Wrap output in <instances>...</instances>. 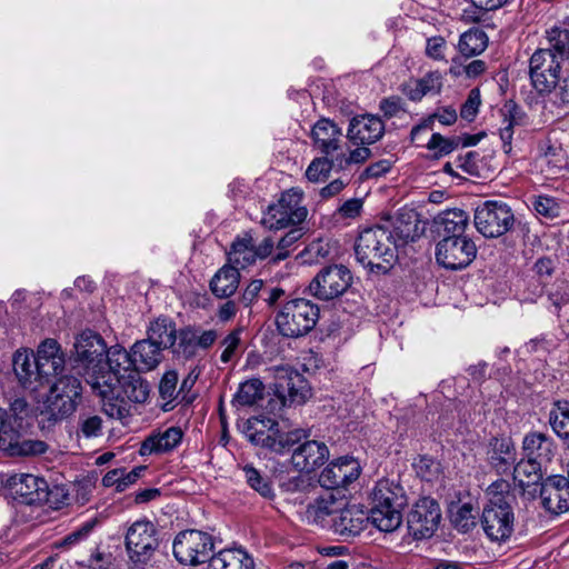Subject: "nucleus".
Listing matches in <instances>:
<instances>
[{
    "label": "nucleus",
    "mask_w": 569,
    "mask_h": 569,
    "mask_svg": "<svg viewBox=\"0 0 569 569\" xmlns=\"http://www.w3.org/2000/svg\"><path fill=\"white\" fill-rule=\"evenodd\" d=\"M77 407V400L71 399L70 396L67 397H58L57 395L49 393L46 401V409L41 411V421L40 423H44V421L58 423L70 417Z\"/></svg>",
    "instance_id": "nucleus-34"
},
{
    "label": "nucleus",
    "mask_w": 569,
    "mask_h": 569,
    "mask_svg": "<svg viewBox=\"0 0 569 569\" xmlns=\"http://www.w3.org/2000/svg\"><path fill=\"white\" fill-rule=\"evenodd\" d=\"M302 198L303 192L299 188L283 191L276 203L268 206L261 224L269 230H280L302 223L308 216Z\"/></svg>",
    "instance_id": "nucleus-7"
},
{
    "label": "nucleus",
    "mask_w": 569,
    "mask_h": 569,
    "mask_svg": "<svg viewBox=\"0 0 569 569\" xmlns=\"http://www.w3.org/2000/svg\"><path fill=\"white\" fill-rule=\"evenodd\" d=\"M438 120L441 124L451 126L457 121V111L452 107H446L439 109L437 112L430 114L428 118L423 119L419 124L415 126L410 132L411 141H416L418 134L423 130H431L433 127L435 120Z\"/></svg>",
    "instance_id": "nucleus-46"
},
{
    "label": "nucleus",
    "mask_w": 569,
    "mask_h": 569,
    "mask_svg": "<svg viewBox=\"0 0 569 569\" xmlns=\"http://www.w3.org/2000/svg\"><path fill=\"white\" fill-rule=\"evenodd\" d=\"M480 103H481V100H480V92H479V90L478 89H472L469 92V96H468L467 100L461 106V109H460L461 118L467 120V121H472L476 118L477 113H478Z\"/></svg>",
    "instance_id": "nucleus-64"
},
{
    "label": "nucleus",
    "mask_w": 569,
    "mask_h": 569,
    "mask_svg": "<svg viewBox=\"0 0 569 569\" xmlns=\"http://www.w3.org/2000/svg\"><path fill=\"white\" fill-rule=\"evenodd\" d=\"M379 110L386 119H391L406 112L405 103L398 96L383 98L379 103Z\"/></svg>",
    "instance_id": "nucleus-63"
},
{
    "label": "nucleus",
    "mask_w": 569,
    "mask_h": 569,
    "mask_svg": "<svg viewBox=\"0 0 569 569\" xmlns=\"http://www.w3.org/2000/svg\"><path fill=\"white\" fill-rule=\"evenodd\" d=\"M41 505L47 503L50 508L60 509L63 506L69 505L70 493L64 485H54L49 487L46 481V488L42 489Z\"/></svg>",
    "instance_id": "nucleus-51"
},
{
    "label": "nucleus",
    "mask_w": 569,
    "mask_h": 569,
    "mask_svg": "<svg viewBox=\"0 0 569 569\" xmlns=\"http://www.w3.org/2000/svg\"><path fill=\"white\" fill-rule=\"evenodd\" d=\"M239 282L240 272L236 267L227 263L211 278L209 288L214 297L227 299L237 291Z\"/></svg>",
    "instance_id": "nucleus-31"
},
{
    "label": "nucleus",
    "mask_w": 569,
    "mask_h": 569,
    "mask_svg": "<svg viewBox=\"0 0 569 569\" xmlns=\"http://www.w3.org/2000/svg\"><path fill=\"white\" fill-rule=\"evenodd\" d=\"M489 460L500 473L507 472L516 463L515 445L509 437H495L489 442Z\"/></svg>",
    "instance_id": "nucleus-27"
},
{
    "label": "nucleus",
    "mask_w": 569,
    "mask_h": 569,
    "mask_svg": "<svg viewBox=\"0 0 569 569\" xmlns=\"http://www.w3.org/2000/svg\"><path fill=\"white\" fill-rule=\"evenodd\" d=\"M243 472L248 485L252 489H254L264 498H271L273 496L270 482L268 481V479L263 478L256 468L251 466H246L243 468Z\"/></svg>",
    "instance_id": "nucleus-57"
},
{
    "label": "nucleus",
    "mask_w": 569,
    "mask_h": 569,
    "mask_svg": "<svg viewBox=\"0 0 569 569\" xmlns=\"http://www.w3.org/2000/svg\"><path fill=\"white\" fill-rule=\"evenodd\" d=\"M540 498L546 510L560 515L569 510V491L561 492L550 485H541Z\"/></svg>",
    "instance_id": "nucleus-43"
},
{
    "label": "nucleus",
    "mask_w": 569,
    "mask_h": 569,
    "mask_svg": "<svg viewBox=\"0 0 569 569\" xmlns=\"http://www.w3.org/2000/svg\"><path fill=\"white\" fill-rule=\"evenodd\" d=\"M311 137L315 147L326 156L341 149L342 130L329 119L318 120L312 127Z\"/></svg>",
    "instance_id": "nucleus-23"
},
{
    "label": "nucleus",
    "mask_w": 569,
    "mask_h": 569,
    "mask_svg": "<svg viewBox=\"0 0 569 569\" xmlns=\"http://www.w3.org/2000/svg\"><path fill=\"white\" fill-rule=\"evenodd\" d=\"M335 161L328 157L316 158L311 161L306 170V177L311 182H318L328 178Z\"/></svg>",
    "instance_id": "nucleus-56"
},
{
    "label": "nucleus",
    "mask_w": 569,
    "mask_h": 569,
    "mask_svg": "<svg viewBox=\"0 0 569 569\" xmlns=\"http://www.w3.org/2000/svg\"><path fill=\"white\" fill-rule=\"evenodd\" d=\"M423 231L425 227L421 226L420 214L416 210L403 208L398 211L393 232L402 243L415 241Z\"/></svg>",
    "instance_id": "nucleus-28"
},
{
    "label": "nucleus",
    "mask_w": 569,
    "mask_h": 569,
    "mask_svg": "<svg viewBox=\"0 0 569 569\" xmlns=\"http://www.w3.org/2000/svg\"><path fill=\"white\" fill-rule=\"evenodd\" d=\"M210 569H254L252 557L242 548H227L213 555Z\"/></svg>",
    "instance_id": "nucleus-30"
},
{
    "label": "nucleus",
    "mask_w": 569,
    "mask_h": 569,
    "mask_svg": "<svg viewBox=\"0 0 569 569\" xmlns=\"http://www.w3.org/2000/svg\"><path fill=\"white\" fill-rule=\"evenodd\" d=\"M479 512L471 503L457 506L456 510L450 509V521L460 532H468L477 525Z\"/></svg>",
    "instance_id": "nucleus-45"
},
{
    "label": "nucleus",
    "mask_w": 569,
    "mask_h": 569,
    "mask_svg": "<svg viewBox=\"0 0 569 569\" xmlns=\"http://www.w3.org/2000/svg\"><path fill=\"white\" fill-rule=\"evenodd\" d=\"M440 520L441 509L438 501L430 497H422L408 515V530L415 539L430 538L437 531Z\"/></svg>",
    "instance_id": "nucleus-15"
},
{
    "label": "nucleus",
    "mask_w": 569,
    "mask_h": 569,
    "mask_svg": "<svg viewBox=\"0 0 569 569\" xmlns=\"http://www.w3.org/2000/svg\"><path fill=\"white\" fill-rule=\"evenodd\" d=\"M162 351L158 345L148 338L136 341L131 347L133 369L141 372L156 369L162 361Z\"/></svg>",
    "instance_id": "nucleus-25"
},
{
    "label": "nucleus",
    "mask_w": 569,
    "mask_h": 569,
    "mask_svg": "<svg viewBox=\"0 0 569 569\" xmlns=\"http://www.w3.org/2000/svg\"><path fill=\"white\" fill-rule=\"evenodd\" d=\"M352 283L350 270L343 264L322 268L309 283L313 297L329 301L343 295Z\"/></svg>",
    "instance_id": "nucleus-11"
},
{
    "label": "nucleus",
    "mask_w": 569,
    "mask_h": 569,
    "mask_svg": "<svg viewBox=\"0 0 569 569\" xmlns=\"http://www.w3.org/2000/svg\"><path fill=\"white\" fill-rule=\"evenodd\" d=\"M319 319V307L298 298L286 302L276 316L277 329L287 338H299L309 333Z\"/></svg>",
    "instance_id": "nucleus-6"
},
{
    "label": "nucleus",
    "mask_w": 569,
    "mask_h": 569,
    "mask_svg": "<svg viewBox=\"0 0 569 569\" xmlns=\"http://www.w3.org/2000/svg\"><path fill=\"white\" fill-rule=\"evenodd\" d=\"M311 478L308 473H300L296 476H290L282 479L280 487L284 492L295 493V492H307L312 487Z\"/></svg>",
    "instance_id": "nucleus-59"
},
{
    "label": "nucleus",
    "mask_w": 569,
    "mask_h": 569,
    "mask_svg": "<svg viewBox=\"0 0 569 569\" xmlns=\"http://www.w3.org/2000/svg\"><path fill=\"white\" fill-rule=\"evenodd\" d=\"M355 254L369 271L387 273L398 259L392 232L381 226L365 229L356 240Z\"/></svg>",
    "instance_id": "nucleus-3"
},
{
    "label": "nucleus",
    "mask_w": 569,
    "mask_h": 569,
    "mask_svg": "<svg viewBox=\"0 0 569 569\" xmlns=\"http://www.w3.org/2000/svg\"><path fill=\"white\" fill-rule=\"evenodd\" d=\"M487 46V34L478 29H470L462 33L458 43L459 51L466 58H471L482 53Z\"/></svg>",
    "instance_id": "nucleus-42"
},
{
    "label": "nucleus",
    "mask_w": 569,
    "mask_h": 569,
    "mask_svg": "<svg viewBox=\"0 0 569 569\" xmlns=\"http://www.w3.org/2000/svg\"><path fill=\"white\" fill-rule=\"evenodd\" d=\"M257 259L253 239L250 236L234 240L228 252L229 264L236 267L238 271L253 264Z\"/></svg>",
    "instance_id": "nucleus-39"
},
{
    "label": "nucleus",
    "mask_w": 569,
    "mask_h": 569,
    "mask_svg": "<svg viewBox=\"0 0 569 569\" xmlns=\"http://www.w3.org/2000/svg\"><path fill=\"white\" fill-rule=\"evenodd\" d=\"M360 475L359 462L351 457H341L331 461L320 473L319 483L321 487L333 490L346 488L358 479Z\"/></svg>",
    "instance_id": "nucleus-18"
},
{
    "label": "nucleus",
    "mask_w": 569,
    "mask_h": 569,
    "mask_svg": "<svg viewBox=\"0 0 569 569\" xmlns=\"http://www.w3.org/2000/svg\"><path fill=\"white\" fill-rule=\"evenodd\" d=\"M303 234L302 228L293 226L279 241H278V253L272 258L274 262L284 260L289 256L287 250L290 246L297 242Z\"/></svg>",
    "instance_id": "nucleus-60"
},
{
    "label": "nucleus",
    "mask_w": 569,
    "mask_h": 569,
    "mask_svg": "<svg viewBox=\"0 0 569 569\" xmlns=\"http://www.w3.org/2000/svg\"><path fill=\"white\" fill-rule=\"evenodd\" d=\"M176 322L169 317H159L147 329V338L162 350L171 349L177 341Z\"/></svg>",
    "instance_id": "nucleus-37"
},
{
    "label": "nucleus",
    "mask_w": 569,
    "mask_h": 569,
    "mask_svg": "<svg viewBox=\"0 0 569 569\" xmlns=\"http://www.w3.org/2000/svg\"><path fill=\"white\" fill-rule=\"evenodd\" d=\"M531 206L537 214L546 219L552 220L561 216V202L555 197L548 194L532 196Z\"/></svg>",
    "instance_id": "nucleus-49"
},
{
    "label": "nucleus",
    "mask_w": 569,
    "mask_h": 569,
    "mask_svg": "<svg viewBox=\"0 0 569 569\" xmlns=\"http://www.w3.org/2000/svg\"><path fill=\"white\" fill-rule=\"evenodd\" d=\"M413 468L418 477L425 481H433L440 475V463L433 458L422 456L415 463Z\"/></svg>",
    "instance_id": "nucleus-58"
},
{
    "label": "nucleus",
    "mask_w": 569,
    "mask_h": 569,
    "mask_svg": "<svg viewBox=\"0 0 569 569\" xmlns=\"http://www.w3.org/2000/svg\"><path fill=\"white\" fill-rule=\"evenodd\" d=\"M212 537L203 531L190 529L179 532L172 543L176 559L182 565L197 566L210 562L213 551Z\"/></svg>",
    "instance_id": "nucleus-9"
},
{
    "label": "nucleus",
    "mask_w": 569,
    "mask_h": 569,
    "mask_svg": "<svg viewBox=\"0 0 569 569\" xmlns=\"http://www.w3.org/2000/svg\"><path fill=\"white\" fill-rule=\"evenodd\" d=\"M37 419V410L23 398L10 403L8 410L0 408V427H31Z\"/></svg>",
    "instance_id": "nucleus-26"
},
{
    "label": "nucleus",
    "mask_w": 569,
    "mask_h": 569,
    "mask_svg": "<svg viewBox=\"0 0 569 569\" xmlns=\"http://www.w3.org/2000/svg\"><path fill=\"white\" fill-rule=\"evenodd\" d=\"M0 450L10 457L37 456L44 453L48 445L22 438L18 429H0Z\"/></svg>",
    "instance_id": "nucleus-21"
},
{
    "label": "nucleus",
    "mask_w": 569,
    "mask_h": 569,
    "mask_svg": "<svg viewBox=\"0 0 569 569\" xmlns=\"http://www.w3.org/2000/svg\"><path fill=\"white\" fill-rule=\"evenodd\" d=\"M101 368V378L99 379V388H94L93 392L98 396H109L114 393L116 382L122 375H127L133 370V358L131 350L127 351L122 346L114 345L107 347V352Z\"/></svg>",
    "instance_id": "nucleus-12"
},
{
    "label": "nucleus",
    "mask_w": 569,
    "mask_h": 569,
    "mask_svg": "<svg viewBox=\"0 0 569 569\" xmlns=\"http://www.w3.org/2000/svg\"><path fill=\"white\" fill-rule=\"evenodd\" d=\"M113 393L108 397L100 396L102 400L107 399V402H103V411L106 415L112 419H117L122 423H127L126 419L130 416V406L124 401L123 398L112 397Z\"/></svg>",
    "instance_id": "nucleus-54"
},
{
    "label": "nucleus",
    "mask_w": 569,
    "mask_h": 569,
    "mask_svg": "<svg viewBox=\"0 0 569 569\" xmlns=\"http://www.w3.org/2000/svg\"><path fill=\"white\" fill-rule=\"evenodd\" d=\"M178 380V373L174 370L164 372L160 379L159 398L163 411L172 410L179 403Z\"/></svg>",
    "instance_id": "nucleus-41"
},
{
    "label": "nucleus",
    "mask_w": 569,
    "mask_h": 569,
    "mask_svg": "<svg viewBox=\"0 0 569 569\" xmlns=\"http://www.w3.org/2000/svg\"><path fill=\"white\" fill-rule=\"evenodd\" d=\"M64 362V353L56 339L47 338L38 346L34 367L44 382H49L50 377L60 375Z\"/></svg>",
    "instance_id": "nucleus-20"
},
{
    "label": "nucleus",
    "mask_w": 569,
    "mask_h": 569,
    "mask_svg": "<svg viewBox=\"0 0 569 569\" xmlns=\"http://www.w3.org/2000/svg\"><path fill=\"white\" fill-rule=\"evenodd\" d=\"M472 7L463 11V18L470 22H483L487 12L503 7L508 0H471Z\"/></svg>",
    "instance_id": "nucleus-50"
},
{
    "label": "nucleus",
    "mask_w": 569,
    "mask_h": 569,
    "mask_svg": "<svg viewBox=\"0 0 569 569\" xmlns=\"http://www.w3.org/2000/svg\"><path fill=\"white\" fill-rule=\"evenodd\" d=\"M477 256V247L468 237H445L437 243L436 260L449 270L468 267Z\"/></svg>",
    "instance_id": "nucleus-14"
},
{
    "label": "nucleus",
    "mask_w": 569,
    "mask_h": 569,
    "mask_svg": "<svg viewBox=\"0 0 569 569\" xmlns=\"http://www.w3.org/2000/svg\"><path fill=\"white\" fill-rule=\"evenodd\" d=\"M81 382L80 380L70 375L61 376L58 380L51 386L50 393L57 395L58 397H67L70 396L71 399H78L81 395Z\"/></svg>",
    "instance_id": "nucleus-52"
},
{
    "label": "nucleus",
    "mask_w": 569,
    "mask_h": 569,
    "mask_svg": "<svg viewBox=\"0 0 569 569\" xmlns=\"http://www.w3.org/2000/svg\"><path fill=\"white\" fill-rule=\"evenodd\" d=\"M182 436V429H166L162 433H152L141 443L139 453L147 456L170 451L180 443Z\"/></svg>",
    "instance_id": "nucleus-33"
},
{
    "label": "nucleus",
    "mask_w": 569,
    "mask_h": 569,
    "mask_svg": "<svg viewBox=\"0 0 569 569\" xmlns=\"http://www.w3.org/2000/svg\"><path fill=\"white\" fill-rule=\"evenodd\" d=\"M274 397L270 398L261 410L248 419V423H262L269 427H278L287 420L286 409L291 406H299L310 397V387L306 378L288 366L274 367L273 369Z\"/></svg>",
    "instance_id": "nucleus-1"
},
{
    "label": "nucleus",
    "mask_w": 569,
    "mask_h": 569,
    "mask_svg": "<svg viewBox=\"0 0 569 569\" xmlns=\"http://www.w3.org/2000/svg\"><path fill=\"white\" fill-rule=\"evenodd\" d=\"M12 367L22 387H31L33 381H39L41 385L44 383L43 379H40V375H38V369L34 367V353L32 350L27 348L18 349L12 356Z\"/></svg>",
    "instance_id": "nucleus-29"
},
{
    "label": "nucleus",
    "mask_w": 569,
    "mask_h": 569,
    "mask_svg": "<svg viewBox=\"0 0 569 569\" xmlns=\"http://www.w3.org/2000/svg\"><path fill=\"white\" fill-rule=\"evenodd\" d=\"M302 429H243L250 442L276 453H284L298 445L302 437Z\"/></svg>",
    "instance_id": "nucleus-16"
},
{
    "label": "nucleus",
    "mask_w": 569,
    "mask_h": 569,
    "mask_svg": "<svg viewBox=\"0 0 569 569\" xmlns=\"http://www.w3.org/2000/svg\"><path fill=\"white\" fill-rule=\"evenodd\" d=\"M438 231L442 229L446 237H466L465 231L469 223V216L461 209H449L435 218Z\"/></svg>",
    "instance_id": "nucleus-36"
},
{
    "label": "nucleus",
    "mask_w": 569,
    "mask_h": 569,
    "mask_svg": "<svg viewBox=\"0 0 569 569\" xmlns=\"http://www.w3.org/2000/svg\"><path fill=\"white\" fill-rule=\"evenodd\" d=\"M517 489L505 479L492 482L486 490L488 498L481 515V525L492 541H506L513 532Z\"/></svg>",
    "instance_id": "nucleus-2"
},
{
    "label": "nucleus",
    "mask_w": 569,
    "mask_h": 569,
    "mask_svg": "<svg viewBox=\"0 0 569 569\" xmlns=\"http://www.w3.org/2000/svg\"><path fill=\"white\" fill-rule=\"evenodd\" d=\"M508 113H505L503 126L499 129L500 139L502 141V149L505 153L512 151V137L515 133V127L518 124L517 121V109L515 107L508 108Z\"/></svg>",
    "instance_id": "nucleus-55"
},
{
    "label": "nucleus",
    "mask_w": 569,
    "mask_h": 569,
    "mask_svg": "<svg viewBox=\"0 0 569 569\" xmlns=\"http://www.w3.org/2000/svg\"><path fill=\"white\" fill-rule=\"evenodd\" d=\"M339 515L332 519L331 528L342 540H349L358 536L366 528V522L370 519L355 508H342Z\"/></svg>",
    "instance_id": "nucleus-24"
},
{
    "label": "nucleus",
    "mask_w": 569,
    "mask_h": 569,
    "mask_svg": "<svg viewBox=\"0 0 569 569\" xmlns=\"http://www.w3.org/2000/svg\"><path fill=\"white\" fill-rule=\"evenodd\" d=\"M461 137L446 138L440 133H433L426 144L430 151H435L433 157L439 159L451 153L460 146Z\"/></svg>",
    "instance_id": "nucleus-53"
},
{
    "label": "nucleus",
    "mask_w": 569,
    "mask_h": 569,
    "mask_svg": "<svg viewBox=\"0 0 569 569\" xmlns=\"http://www.w3.org/2000/svg\"><path fill=\"white\" fill-rule=\"evenodd\" d=\"M106 352L107 343L99 333L84 330L76 337L70 358L72 369L83 373L92 391L100 386L99 379Z\"/></svg>",
    "instance_id": "nucleus-5"
},
{
    "label": "nucleus",
    "mask_w": 569,
    "mask_h": 569,
    "mask_svg": "<svg viewBox=\"0 0 569 569\" xmlns=\"http://www.w3.org/2000/svg\"><path fill=\"white\" fill-rule=\"evenodd\" d=\"M550 427H569V400H557L549 411Z\"/></svg>",
    "instance_id": "nucleus-61"
},
{
    "label": "nucleus",
    "mask_w": 569,
    "mask_h": 569,
    "mask_svg": "<svg viewBox=\"0 0 569 569\" xmlns=\"http://www.w3.org/2000/svg\"><path fill=\"white\" fill-rule=\"evenodd\" d=\"M407 503L406 491L398 481L381 479L371 493L370 520L379 530L391 532L401 525Z\"/></svg>",
    "instance_id": "nucleus-4"
},
{
    "label": "nucleus",
    "mask_w": 569,
    "mask_h": 569,
    "mask_svg": "<svg viewBox=\"0 0 569 569\" xmlns=\"http://www.w3.org/2000/svg\"><path fill=\"white\" fill-rule=\"evenodd\" d=\"M242 328H237L229 332L223 340L221 341V346L223 347V350L220 356V360L223 363H228L234 356L236 351L238 350L240 342H241V336Z\"/></svg>",
    "instance_id": "nucleus-62"
},
{
    "label": "nucleus",
    "mask_w": 569,
    "mask_h": 569,
    "mask_svg": "<svg viewBox=\"0 0 569 569\" xmlns=\"http://www.w3.org/2000/svg\"><path fill=\"white\" fill-rule=\"evenodd\" d=\"M562 63L549 50L538 49L529 60V76L540 94L550 93L560 81Z\"/></svg>",
    "instance_id": "nucleus-13"
},
{
    "label": "nucleus",
    "mask_w": 569,
    "mask_h": 569,
    "mask_svg": "<svg viewBox=\"0 0 569 569\" xmlns=\"http://www.w3.org/2000/svg\"><path fill=\"white\" fill-rule=\"evenodd\" d=\"M264 390L263 382L258 378L249 379L240 383L237 393L233 397V406H252L256 401L262 398Z\"/></svg>",
    "instance_id": "nucleus-44"
},
{
    "label": "nucleus",
    "mask_w": 569,
    "mask_h": 569,
    "mask_svg": "<svg viewBox=\"0 0 569 569\" xmlns=\"http://www.w3.org/2000/svg\"><path fill=\"white\" fill-rule=\"evenodd\" d=\"M547 39L549 47L543 50H549L561 63L569 59V30L552 28L548 31Z\"/></svg>",
    "instance_id": "nucleus-48"
},
{
    "label": "nucleus",
    "mask_w": 569,
    "mask_h": 569,
    "mask_svg": "<svg viewBox=\"0 0 569 569\" xmlns=\"http://www.w3.org/2000/svg\"><path fill=\"white\" fill-rule=\"evenodd\" d=\"M385 131V123L379 116L363 113L350 120L347 138L353 144H372L383 137Z\"/></svg>",
    "instance_id": "nucleus-19"
},
{
    "label": "nucleus",
    "mask_w": 569,
    "mask_h": 569,
    "mask_svg": "<svg viewBox=\"0 0 569 569\" xmlns=\"http://www.w3.org/2000/svg\"><path fill=\"white\" fill-rule=\"evenodd\" d=\"M523 450L528 456L527 465L537 468V459L550 460L555 446L551 438L542 432H530L523 439Z\"/></svg>",
    "instance_id": "nucleus-32"
},
{
    "label": "nucleus",
    "mask_w": 569,
    "mask_h": 569,
    "mask_svg": "<svg viewBox=\"0 0 569 569\" xmlns=\"http://www.w3.org/2000/svg\"><path fill=\"white\" fill-rule=\"evenodd\" d=\"M342 506V500L337 499L332 493H328L310 503L306 513L309 520L322 523L327 517L338 513Z\"/></svg>",
    "instance_id": "nucleus-40"
},
{
    "label": "nucleus",
    "mask_w": 569,
    "mask_h": 569,
    "mask_svg": "<svg viewBox=\"0 0 569 569\" xmlns=\"http://www.w3.org/2000/svg\"><path fill=\"white\" fill-rule=\"evenodd\" d=\"M4 481V489L19 503L41 505L42 489L46 488L43 478L30 473H7Z\"/></svg>",
    "instance_id": "nucleus-17"
},
{
    "label": "nucleus",
    "mask_w": 569,
    "mask_h": 569,
    "mask_svg": "<svg viewBox=\"0 0 569 569\" xmlns=\"http://www.w3.org/2000/svg\"><path fill=\"white\" fill-rule=\"evenodd\" d=\"M197 341L194 328L188 326L177 331V341L171 347V351L177 357L190 359L197 353Z\"/></svg>",
    "instance_id": "nucleus-47"
},
{
    "label": "nucleus",
    "mask_w": 569,
    "mask_h": 569,
    "mask_svg": "<svg viewBox=\"0 0 569 569\" xmlns=\"http://www.w3.org/2000/svg\"><path fill=\"white\" fill-rule=\"evenodd\" d=\"M473 222L483 237L498 238L512 230L516 219L506 202L488 200L476 208Z\"/></svg>",
    "instance_id": "nucleus-8"
},
{
    "label": "nucleus",
    "mask_w": 569,
    "mask_h": 569,
    "mask_svg": "<svg viewBox=\"0 0 569 569\" xmlns=\"http://www.w3.org/2000/svg\"><path fill=\"white\" fill-rule=\"evenodd\" d=\"M328 458L329 449L323 442L307 440L293 449L291 461L297 470L310 473Z\"/></svg>",
    "instance_id": "nucleus-22"
},
{
    "label": "nucleus",
    "mask_w": 569,
    "mask_h": 569,
    "mask_svg": "<svg viewBox=\"0 0 569 569\" xmlns=\"http://www.w3.org/2000/svg\"><path fill=\"white\" fill-rule=\"evenodd\" d=\"M124 542L130 560L146 565L159 547L158 530L151 521L138 520L128 528Z\"/></svg>",
    "instance_id": "nucleus-10"
},
{
    "label": "nucleus",
    "mask_w": 569,
    "mask_h": 569,
    "mask_svg": "<svg viewBox=\"0 0 569 569\" xmlns=\"http://www.w3.org/2000/svg\"><path fill=\"white\" fill-rule=\"evenodd\" d=\"M442 87L439 72H428L425 77L416 79L402 86V92L411 101H420L429 93H439Z\"/></svg>",
    "instance_id": "nucleus-38"
},
{
    "label": "nucleus",
    "mask_w": 569,
    "mask_h": 569,
    "mask_svg": "<svg viewBox=\"0 0 569 569\" xmlns=\"http://www.w3.org/2000/svg\"><path fill=\"white\" fill-rule=\"evenodd\" d=\"M141 371L136 369L130 370L127 375H122L118 379V383L127 397V399L134 403H143L148 400L150 395V386L147 380L140 376Z\"/></svg>",
    "instance_id": "nucleus-35"
}]
</instances>
